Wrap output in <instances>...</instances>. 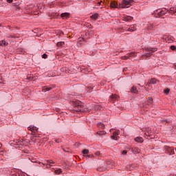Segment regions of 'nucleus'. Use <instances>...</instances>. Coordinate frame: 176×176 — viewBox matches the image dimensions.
Segmentation results:
<instances>
[{
  "label": "nucleus",
  "mask_w": 176,
  "mask_h": 176,
  "mask_svg": "<svg viewBox=\"0 0 176 176\" xmlns=\"http://www.w3.org/2000/svg\"><path fill=\"white\" fill-rule=\"evenodd\" d=\"M135 141H136V142H144V139L141 137H137L135 138Z\"/></svg>",
  "instance_id": "10"
},
{
  "label": "nucleus",
  "mask_w": 176,
  "mask_h": 176,
  "mask_svg": "<svg viewBox=\"0 0 176 176\" xmlns=\"http://www.w3.org/2000/svg\"><path fill=\"white\" fill-rule=\"evenodd\" d=\"M98 3H101V1H100V2H98Z\"/></svg>",
  "instance_id": "40"
},
{
  "label": "nucleus",
  "mask_w": 176,
  "mask_h": 176,
  "mask_svg": "<svg viewBox=\"0 0 176 176\" xmlns=\"http://www.w3.org/2000/svg\"><path fill=\"white\" fill-rule=\"evenodd\" d=\"M8 43L5 41V40H2L0 41V46H8Z\"/></svg>",
  "instance_id": "13"
},
{
  "label": "nucleus",
  "mask_w": 176,
  "mask_h": 176,
  "mask_svg": "<svg viewBox=\"0 0 176 176\" xmlns=\"http://www.w3.org/2000/svg\"><path fill=\"white\" fill-rule=\"evenodd\" d=\"M47 164H50V166H52V164H54V162L53 160H48L47 161Z\"/></svg>",
  "instance_id": "23"
},
{
  "label": "nucleus",
  "mask_w": 176,
  "mask_h": 176,
  "mask_svg": "<svg viewBox=\"0 0 176 176\" xmlns=\"http://www.w3.org/2000/svg\"><path fill=\"white\" fill-rule=\"evenodd\" d=\"M65 43L63 41H60L57 43V46L60 47L61 46H64Z\"/></svg>",
  "instance_id": "19"
},
{
  "label": "nucleus",
  "mask_w": 176,
  "mask_h": 176,
  "mask_svg": "<svg viewBox=\"0 0 176 176\" xmlns=\"http://www.w3.org/2000/svg\"><path fill=\"white\" fill-rule=\"evenodd\" d=\"M89 28H93V27H91V25H90L89 26H88Z\"/></svg>",
  "instance_id": "37"
},
{
  "label": "nucleus",
  "mask_w": 176,
  "mask_h": 176,
  "mask_svg": "<svg viewBox=\"0 0 176 176\" xmlns=\"http://www.w3.org/2000/svg\"><path fill=\"white\" fill-rule=\"evenodd\" d=\"M105 170H107V167H105V166H102V167L98 168V171H105Z\"/></svg>",
  "instance_id": "18"
},
{
  "label": "nucleus",
  "mask_w": 176,
  "mask_h": 176,
  "mask_svg": "<svg viewBox=\"0 0 176 176\" xmlns=\"http://www.w3.org/2000/svg\"><path fill=\"white\" fill-rule=\"evenodd\" d=\"M169 13H176V6L169 9Z\"/></svg>",
  "instance_id": "12"
},
{
  "label": "nucleus",
  "mask_w": 176,
  "mask_h": 176,
  "mask_svg": "<svg viewBox=\"0 0 176 176\" xmlns=\"http://www.w3.org/2000/svg\"><path fill=\"white\" fill-rule=\"evenodd\" d=\"M60 17L63 19H68L69 17V13L65 12L60 14Z\"/></svg>",
  "instance_id": "8"
},
{
  "label": "nucleus",
  "mask_w": 176,
  "mask_h": 176,
  "mask_svg": "<svg viewBox=\"0 0 176 176\" xmlns=\"http://www.w3.org/2000/svg\"><path fill=\"white\" fill-rule=\"evenodd\" d=\"M164 93H166L167 94V93H170V89H166L164 90Z\"/></svg>",
  "instance_id": "30"
},
{
  "label": "nucleus",
  "mask_w": 176,
  "mask_h": 176,
  "mask_svg": "<svg viewBox=\"0 0 176 176\" xmlns=\"http://www.w3.org/2000/svg\"><path fill=\"white\" fill-rule=\"evenodd\" d=\"M170 49H171L172 50H176V47H175V45H171V46H170Z\"/></svg>",
  "instance_id": "29"
},
{
  "label": "nucleus",
  "mask_w": 176,
  "mask_h": 176,
  "mask_svg": "<svg viewBox=\"0 0 176 176\" xmlns=\"http://www.w3.org/2000/svg\"><path fill=\"white\" fill-rule=\"evenodd\" d=\"M168 12V10H167L166 8H164L158 12V16H164V14H166V13H167Z\"/></svg>",
  "instance_id": "6"
},
{
  "label": "nucleus",
  "mask_w": 176,
  "mask_h": 176,
  "mask_svg": "<svg viewBox=\"0 0 176 176\" xmlns=\"http://www.w3.org/2000/svg\"><path fill=\"white\" fill-rule=\"evenodd\" d=\"M122 155H127V151L124 150L122 152Z\"/></svg>",
  "instance_id": "31"
},
{
  "label": "nucleus",
  "mask_w": 176,
  "mask_h": 176,
  "mask_svg": "<svg viewBox=\"0 0 176 176\" xmlns=\"http://www.w3.org/2000/svg\"><path fill=\"white\" fill-rule=\"evenodd\" d=\"M130 58L129 56H123L121 57V60H129Z\"/></svg>",
  "instance_id": "20"
},
{
  "label": "nucleus",
  "mask_w": 176,
  "mask_h": 176,
  "mask_svg": "<svg viewBox=\"0 0 176 176\" xmlns=\"http://www.w3.org/2000/svg\"><path fill=\"white\" fill-rule=\"evenodd\" d=\"M52 88L49 87H43V91L46 93V91H49Z\"/></svg>",
  "instance_id": "17"
},
{
  "label": "nucleus",
  "mask_w": 176,
  "mask_h": 176,
  "mask_svg": "<svg viewBox=\"0 0 176 176\" xmlns=\"http://www.w3.org/2000/svg\"><path fill=\"white\" fill-rule=\"evenodd\" d=\"M111 97L113 100H118V96L116 95H111Z\"/></svg>",
  "instance_id": "27"
},
{
  "label": "nucleus",
  "mask_w": 176,
  "mask_h": 176,
  "mask_svg": "<svg viewBox=\"0 0 176 176\" xmlns=\"http://www.w3.org/2000/svg\"><path fill=\"white\" fill-rule=\"evenodd\" d=\"M93 155H85V157H93Z\"/></svg>",
  "instance_id": "32"
},
{
  "label": "nucleus",
  "mask_w": 176,
  "mask_h": 176,
  "mask_svg": "<svg viewBox=\"0 0 176 176\" xmlns=\"http://www.w3.org/2000/svg\"><path fill=\"white\" fill-rule=\"evenodd\" d=\"M55 174L58 175V174H61V169H58L55 170Z\"/></svg>",
  "instance_id": "26"
},
{
  "label": "nucleus",
  "mask_w": 176,
  "mask_h": 176,
  "mask_svg": "<svg viewBox=\"0 0 176 176\" xmlns=\"http://www.w3.org/2000/svg\"><path fill=\"white\" fill-rule=\"evenodd\" d=\"M8 38H14L13 36H8Z\"/></svg>",
  "instance_id": "36"
},
{
  "label": "nucleus",
  "mask_w": 176,
  "mask_h": 176,
  "mask_svg": "<svg viewBox=\"0 0 176 176\" xmlns=\"http://www.w3.org/2000/svg\"><path fill=\"white\" fill-rule=\"evenodd\" d=\"M119 135V133L117 131H115L113 133V135L111 136L112 140H114V141H118V136Z\"/></svg>",
  "instance_id": "5"
},
{
  "label": "nucleus",
  "mask_w": 176,
  "mask_h": 176,
  "mask_svg": "<svg viewBox=\"0 0 176 176\" xmlns=\"http://www.w3.org/2000/svg\"><path fill=\"white\" fill-rule=\"evenodd\" d=\"M150 83L151 85H156V83H157V80H156L155 78H152L151 80H150Z\"/></svg>",
  "instance_id": "16"
},
{
  "label": "nucleus",
  "mask_w": 176,
  "mask_h": 176,
  "mask_svg": "<svg viewBox=\"0 0 176 176\" xmlns=\"http://www.w3.org/2000/svg\"><path fill=\"white\" fill-rule=\"evenodd\" d=\"M110 7L113 8H117V9H120V8H119V5H118V3H116V1H112L110 3Z\"/></svg>",
  "instance_id": "4"
},
{
  "label": "nucleus",
  "mask_w": 176,
  "mask_h": 176,
  "mask_svg": "<svg viewBox=\"0 0 176 176\" xmlns=\"http://www.w3.org/2000/svg\"><path fill=\"white\" fill-rule=\"evenodd\" d=\"M151 100V101H152V99H150Z\"/></svg>",
  "instance_id": "41"
},
{
  "label": "nucleus",
  "mask_w": 176,
  "mask_h": 176,
  "mask_svg": "<svg viewBox=\"0 0 176 176\" xmlns=\"http://www.w3.org/2000/svg\"><path fill=\"white\" fill-rule=\"evenodd\" d=\"M96 134H98V135L102 136V135H105L107 133L104 131H98Z\"/></svg>",
  "instance_id": "14"
},
{
  "label": "nucleus",
  "mask_w": 176,
  "mask_h": 176,
  "mask_svg": "<svg viewBox=\"0 0 176 176\" xmlns=\"http://www.w3.org/2000/svg\"><path fill=\"white\" fill-rule=\"evenodd\" d=\"M133 20V17L130 16H126L123 17V21H131Z\"/></svg>",
  "instance_id": "9"
},
{
  "label": "nucleus",
  "mask_w": 176,
  "mask_h": 176,
  "mask_svg": "<svg viewBox=\"0 0 176 176\" xmlns=\"http://www.w3.org/2000/svg\"><path fill=\"white\" fill-rule=\"evenodd\" d=\"M82 153H83V155H87V154L89 153V150H87V149H84V150L82 151Z\"/></svg>",
  "instance_id": "25"
},
{
  "label": "nucleus",
  "mask_w": 176,
  "mask_h": 176,
  "mask_svg": "<svg viewBox=\"0 0 176 176\" xmlns=\"http://www.w3.org/2000/svg\"><path fill=\"white\" fill-rule=\"evenodd\" d=\"M129 58L130 57H135V56H137V54H135V52H132L131 54H129Z\"/></svg>",
  "instance_id": "22"
},
{
  "label": "nucleus",
  "mask_w": 176,
  "mask_h": 176,
  "mask_svg": "<svg viewBox=\"0 0 176 176\" xmlns=\"http://www.w3.org/2000/svg\"><path fill=\"white\" fill-rule=\"evenodd\" d=\"M146 52H148L147 53L143 54L144 57H149V56H151L152 54V53H155V52H156V49H146Z\"/></svg>",
  "instance_id": "2"
},
{
  "label": "nucleus",
  "mask_w": 176,
  "mask_h": 176,
  "mask_svg": "<svg viewBox=\"0 0 176 176\" xmlns=\"http://www.w3.org/2000/svg\"><path fill=\"white\" fill-rule=\"evenodd\" d=\"M131 3H133V0H122L121 3L119 4V8H120V9L130 8Z\"/></svg>",
  "instance_id": "1"
},
{
  "label": "nucleus",
  "mask_w": 176,
  "mask_h": 176,
  "mask_svg": "<svg viewBox=\"0 0 176 176\" xmlns=\"http://www.w3.org/2000/svg\"><path fill=\"white\" fill-rule=\"evenodd\" d=\"M131 93H134L135 94H137V93H138V90H137V88L135 87H133L131 89Z\"/></svg>",
  "instance_id": "11"
},
{
  "label": "nucleus",
  "mask_w": 176,
  "mask_h": 176,
  "mask_svg": "<svg viewBox=\"0 0 176 176\" xmlns=\"http://www.w3.org/2000/svg\"><path fill=\"white\" fill-rule=\"evenodd\" d=\"M98 127H100V129H104V124H102V122L98 123Z\"/></svg>",
  "instance_id": "21"
},
{
  "label": "nucleus",
  "mask_w": 176,
  "mask_h": 176,
  "mask_svg": "<svg viewBox=\"0 0 176 176\" xmlns=\"http://www.w3.org/2000/svg\"><path fill=\"white\" fill-rule=\"evenodd\" d=\"M78 41H79V42H82V41H83V38H79Z\"/></svg>",
  "instance_id": "34"
},
{
  "label": "nucleus",
  "mask_w": 176,
  "mask_h": 176,
  "mask_svg": "<svg viewBox=\"0 0 176 176\" xmlns=\"http://www.w3.org/2000/svg\"><path fill=\"white\" fill-rule=\"evenodd\" d=\"M132 151H133V152H135L136 153H140V150H138V148H132Z\"/></svg>",
  "instance_id": "24"
},
{
  "label": "nucleus",
  "mask_w": 176,
  "mask_h": 176,
  "mask_svg": "<svg viewBox=\"0 0 176 176\" xmlns=\"http://www.w3.org/2000/svg\"><path fill=\"white\" fill-rule=\"evenodd\" d=\"M91 19H93V20H97V19H98V14L97 13L94 14L91 16Z\"/></svg>",
  "instance_id": "15"
},
{
  "label": "nucleus",
  "mask_w": 176,
  "mask_h": 176,
  "mask_svg": "<svg viewBox=\"0 0 176 176\" xmlns=\"http://www.w3.org/2000/svg\"><path fill=\"white\" fill-rule=\"evenodd\" d=\"M2 146V144L0 143V148Z\"/></svg>",
  "instance_id": "38"
},
{
  "label": "nucleus",
  "mask_w": 176,
  "mask_h": 176,
  "mask_svg": "<svg viewBox=\"0 0 176 176\" xmlns=\"http://www.w3.org/2000/svg\"><path fill=\"white\" fill-rule=\"evenodd\" d=\"M28 130L30 131H38V127L34 126V125H30L28 126Z\"/></svg>",
  "instance_id": "7"
},
{
  "label": "nucleus",
  "mask_w": 176,
  "mask_h": 176,
  "mask_svg": "<svg viewBox=\"0 0 176 176\" xmlns=\"http://www.w3.org/2000/svg\"><path fill=\"white\" fill-rule=\"evenodd\" d=\"M126 31L129 32H134V31H137V25H131L128 29H126Z\"/></svg>",
  "instance_id": "3"
},
{
  "label": "nucleus",
  "mask_w": 176,
  "mask_h": 176,
  "mask_svg": "<svg viewBox=\"0 0 176 176\" xmlns=\"http://www.w3.org/2000/svg\"><path fill=\"white\" fill-rule=\"evenodd\" d=\"M7 2H8V3H12L13 2V0H7Z\"/></svg>",
  "instance_id": "33"
},
{
  "label": "nucleus",
  "mask_w": 176,
  "mask_h": 176,
  "mask_svg": "<svg viewBox=\"0 0 176 176\" xmlns=\"http://www.w3.org/2000/svg\"><path fill=\"white\" fill-rule=\"evenodd\" d=\"M175 68H176V64L175 65Z\"/></svg>",
  "instance_id": "39"
},
{
  "label": "nucleus",
  "mask_w": 176,
  "mask_h": 176,
  "mask_svg": "<svg viewBox=\"0 0 176 176\" xmlns=\"http://www.w3.org/2000/svg\"><path fill=\"white\" fill-rule=\"evenodd\" d=\"M42 58H47V54H43L42 55Z\"/></svg>",
  "instance_id": "28"
},
{
  "label": "nucleus",
  "mask_w": 176,
  "mask_h": 176,
  "mask_svg": "<svg viewBox=\"0 0 176 176\" xmlns=\"http://www.w3.org/2000/svg\"><path fill=\"white\" fill-rule=\"evenodd\" d=\"M55 142H57L58 144L60 142V140H56Z\"/></svg>",
  "instance_id": "35"
}]
</instances>
